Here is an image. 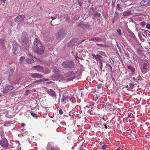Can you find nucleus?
I'll list each match as a JSON object with an SVG mask.
<instances>
[{"label":"nucleus","instance_id":"a878e982","mask_svg":"<svg viewBox=\"0 0 150 150\" xmlns=\"http://www.w3.org/2000/svg\"><path fill=\"white\" fill-rule=\"evenodd\" d=\"M98 96L97 95H95L93 97V100L96 101L97 99L98 98Z\"/></svg>","mask_w":150,"mask_h":150},{"label":"nucleus","instance_id":"423d86ee","mask_svg":"<svg viewBox=\"0 0 150 150\" xmlns=\"http://www.w3.org/2000/svg\"><path fill=\"white\" fill-rule=\"evenodd\" d=\"M13 86L11 85H7L4 88L3 93L5 94L7 93L8 91L13 90Z\"/></svg>","mask_w":150,"mask_h":150},{"label":"nucleus","instance_id":"864d4df0","mask_svg":"<svg viewBox=\"0 0 150 150\" xmlns=\"http://www.w3.org/2000/svg\"><path fill=\"white\" fill-rule=\"evenodd\" d=\"M70 18L69 17H67V18H66V20H67L68 21H69V20Z\"/></svg>","mask_w":150,"mask_h":150},{"label":"nucleus","instance_id":"c85d7f7f","mask_svg":"<svg viewBox=\"0 0 150 150\" xmlns=\"http://www.w3.org/2000/svg\"><path fill=\"white\" fill-rule=\"evenodd\" d=\"M117 32L120 35H122V33L121 30L120 29H119L117 30Z\"/></svg>","mask_w":150,"mask_h":150},{"label":"nucleus","instance_id":"8fccbe9b","mask_svg":"<svg viewBox=\"0 0 150 150\" xmlns=\"http://www.w3.org/2000/svg\"><path fill=\"white\" fill-rule=\"evenodd\" d=\"M21 126L22 127H24L25 126V124L24 123H22L21 124Z\"/></svg>","mask_w":150,"mask_h":150},{"label":"nucleus","instance_id":"0eeeda50","mask_svg":"<svg viewBox=\"0 0 150 150\" xmlns=\"http://www.w3.org/2000/svg\"><path fill=\"white\" fill-rule=\"evenodd\" d=\"M46 150H60L57 147L54 146L50 143H48L47 145Z\"/></svg>","mask_w":150,"mask_h":150},{"label":"nucleus","instance_id":"b1692460","mask_svg":"<svg viewBox=\"0 0 150 150\" xmlns=\"http://www.w3.org/2000/svg\"><path fill=\"white\" fill-rule=\"evenodd\" d=\"M5 41L4 39L0 38V44L3 45H4V44Z\"/></svg>","mask_w":150,"mask_h":150},{"label":"nucleus","instance_id":"f8f14e48","mask_svg":"<svg viewBox=\"0 0 150 150\" xmlns=\"http://www.w3.org/2000/svg\"><path fill=\"white\" fill-rule=\"evenodd\" d=\"M31 77L33 78H41L43 77V76L40 74L34 73L31 74Z\"/></svg>","mask_w":150,"mask_h":150},{"label":"nucleus","instance_id":"a211bd4d","mask_svg":"<svg viewBox=\"0 0 150 150\" xmlns=\"http://www.w3.org/2000/svg\"><path fill=\"white\" fill-rule=\"evenodd\" d=\"M102 40V39L98 37H94L92 38H91L89 40V41H101Z\"/></svg>","mask_w":150,"mask_h":150},{"label":"nucleus","instance_id":"7ed1b4c3","mask_svg":"<svg viewBox=\"0 0 150 150\" xmlns=\"http://www.w3.org/2000/svg\"><path fill=\"white\" fill-rule=\"evenodd\" d=\"M141 70L144 74L146 73L150 69V64L147 63H144L142 65L140 66Z\"/></svg>","mask_w":150,"mask_h":150},{"label":"nucleus","instance_id":"49530a36","mask_svg":"<svg viewBox=\"0 0 150 150\" xmlns=\"http://www.w3.org/2000/svg\"><path fill=\"white\" fill-rule=\"evenodd\" d=\"M132 115V114L131 113H130V114H129L128 116H127V118H129V117H130V116H131V115Z\"/></svg>","mask_w":150,"mask_h":150},{"label":"nucleus","instance_id":"9b49d317","mask_svg":"<svg viewBox=\"0 0 150 150\" xmlns=\"http://www.w3.org/2000/svg\"><path fill=\"white\" fill-rule=\"evenodd\" d=\"M46 91L47 93L50 94L52 97H55L56 96V93L52 89H47Z\"/></svg>","mask_w":150,"mask_h":150},{"label":"nucleus","instance_id":"412c9836","mask_svg":"<svg viewBox=\"0 0 150 150\" xmlns=\"http://www.w3.org/2000/svg\"><path fill=\"white\" fill-rule=\"evenodd\" d=\"M61 101L65 102V103H66V102H67V97H65L63 96L61 99Z\"/></svg>","mask_w":150,"mask_h":150},{"label":"nucleus","instance_id":"680f3d73","mask_svg":"<svg viewBox=\"0 0 150 150\" xmlns=\"http://www.w3.org/2000/svg\"><path fill=\"white\" fill-rule=\"evenodd\" d=\"M104 103V101H102V104L103 103Z\"/></svg>","mask_w":150,"mask_h":150},{"label":"nucleus","instance_id":"473e14b6","mask_svg":"<svg viewBox=\"0 0 150 150\" xmlns=\"http://www.w3.org/2000/svg\"><path fill=\"white\" fill-rule=\"evenodd\" d=\"M137 79L138 81H141L143 80L142 78L140 76H139L137 77Z\"/></svg>","mask_w":150,"mask_h":150},{"label":"nucleus","instance_id":"bf43d9fd","mask_svg":"<svg viewBox=\"0 0 150 150\" xmlns=\"http://www.w3.org/2000/svg\"><path fill=\"white\" fill-rule=\"evenodd\" d=\"M120 148H118L117 149V150H120Z\"/></svg>","mask_w":150,"mask_h":150},{"label":"nucleus","instance_id":"f3484780","mask_svg":"<svg viewBox=\"0 0 150 150\" xmlns=\"http://www.w3.org/2000/svg\"><path fill=\"white\" fill-rule=\"evenodd\" d=\"M132 72V74H134L135 73V69L131 65H128L127 67Z\"/></svg>","mask_w":150,"mask_h":150},{"label":"nucleus","instance_id":"e433bc0d","mask_svg":"<svg viewBox=\"0 0 150 150\" xmlns=\"http://www.w3.org/2000/svg\"><path fill=\"white\" fill-rule=\"evenodd\" d=\"M146 28L149 30H150V24L148 23L146 25Z\"/></svg>","mask_w":150,"mask_h":150},{"label":"nucleus","instance_id":"bb28decb","mask_svg":"<svg viewBox=\"0 0 150 150\" xmlns=\"http://www.w3.org/2000/svg\"><path fill=\"white\" fill-rule=\"evenodd\" d=\"M140 24L142 26H144L146 25L145 22L144 21H142L140 23Z\"/></svg>","mask_w":150,"mask_h":150},{"label":"nucleus","instance_id":"79ce46f5","mask_svg":"<svg viewBox=\"0 0 150 150\" xmlns=\"http://www.w3.org/2000/svg\"><path fill=\"white\" fill-rule=\"evenodd\" d=\"M92 56L93 57L95 58V59H97V57L96 56V55H95V54H92Z\"/></svg>","mask_w":150,"mask_h":150},{"label":"nucleus","instance_id":"9d476101","mask_svg":"<svg viewBox=\"0 0 150 150\" xmlns=\"http://www.w3.org/2000/svg\"><path fill=\"white\" fill-rule=\"evenodd\" d=\"M25 17L24 15H18L14 19V21L18 22H21L23 21V18Z\"/></svg>","mask_w":150,"mask_h":150},{"label":"nucleus","instance_id":"f03ea898","mask_svg":"<svg viewBox=\"0 0 150 150\" xmlns=\"http://www.w3.org/2000/svg\"><path fill=\"white\" fill-rule=\"evenodd\" d=\"M26 33L25 32H23L22 35L18 36L19 40L21 42L22 45L26 47L28 45V40L26 37Z\"/></svg>","mask_w":150,"mask_h":150},{"label":"nucleus","instance_id":"c756f323","mask_svg":"<svg viewBox=\"0 0 150 150\" xmlns=\"http://www.w3.org/2000/svg\"><path fill=\"white\" fill-rule=\"evenodd\" d=\"M100 14L99 13H98V12H96L95 14H94L93 15V16L95 17L96 16H97L98 17H100Z\"/></svg>","mask_w":150,"mask_h":150},{"label":"nucleus","instance_id":"a18cd8bd","mask_svg":"<svg viewBox=\"0 0 150 150\" xmlns=\"http://www.w3.org/2000/svg\"><path fill=\"white\" fill-rule=\"evenodd\" d=\"M34 83H37V82H40L39 80L35 81L33 82Z\"/></svg>","mask_w":150,"mask_h":150},{"label":"nucleus","instance_id":"6ab92c4d","mask_svg":"<svg viewBox=\"0 0 150 150\" xmlns=\"http://www.w3.org/2000/svg\"><path fill=\"white\" fill-rule=\"evenodd\" d=\"M13 71H14L13 69H11L10 70H9L8 71L6 72V74H8V76H12L13 74Z\"/></svg>","mask_w":150,"mask_h":150},{"label":"nucleus","instance_id":"603ef678","mask_svg":"<svg viewBox=\"0 0 150 150\" xmlns=\"http://www.w3.org/2000/svg\"><path fill=\"white\" fill-rule=\"evenodd\" d=\"M100 64H101V69H102V67H103V64H102V62H100Z\"/></svg>","mask_w":150,"mask_h":150},{"label":"nucleus","instance_id":"4be33fe9","mask_svg":"<svg viewBox=\"0 0 150 150\" xmlns=\"http://www.w3.org/2000/svg\"><path fill=\"white\" fill-rule=\"evenodd\" d=\"M97 58H98L100 62H102V61L103 60V57L101 56V55H99V54H97L96 55Z\"/></svg>","mask_w":150,"mask_h":150},{"label":"nucleus","instance_id":"052dcab7","mask_svg":"<svg viewBox=\"0 0 150 150\" xmlns=\"http://www.w3.org/2000/svg\"><path fill=\"white\" fill-rule=\"evenodd\" d=\"M80 150H83V148L80 149Z\"/></svg>","mask_w":150,"mask_h":150},{"label":"nucleus","instance_id":"cd10ccee","mask_svg":"<svg viewBox=\"0 0 150 150\" xmlns=\"http://www.w3.org/2000/svg\"><path fill=\"white\" fill-rule=\"evenodd\" d=\"M31 115L33 117H38L37 114L31 112Z\"/></svg>","mask_w":150,"mask_h":150},{"label":"nucleus","instance_id":"37998d69","mask_svg":"<svg viewBox=\"0 0 150 150\" xmlns=\"http://www.w3.org/2000/svg\"><path fill=\"white\" fill-rule=\"evenodd\" d=\"M82 3L81 2H79L78 3V4L80 6H81L82 5Z\"/></svg>","mask_w":150,"mask_h":150},{"label":"nucleus","instance_id":"5fc2aeb1","mask_svg":"<svg viewBox=\"0 0 150 150\" xmlns=\"http://www.w3.org/2000/svg\"><path fill=\"white\" fill-rule=\"evenodd\" d=\"M39 80L40 82L43 81V79H40Z\"/></svg>","mask_w":150,"mask_h":150},{"label":"nucleus","instance_id":"09e8293b","mask_svg":"<svg viewBox=\"0 0 150 150\" xmlns=\"http://www.w3.org/2000/svg\"><path fill=\"white\" fill-rule=\"evenodd\" d=\"M102 125H103L100 124L98 125V127L100 128H102Z\"/></svg>","mask_w":150,"mask_h":150},{"label":"nucleus","instance_id":"0e129e2a","mask_svg":"<svg viewBox=\"0 0 150 150\" xmlns=\"http://www.w3.org/2000/svg\"><path fill=\"white\" fill-rule=\"evenodd\" d=\"M142 37V36H141V35H140L139 37Z\"/></svg>","mask_w":150,"mask_h":150},{"label":"nucleus","instance_id":"2eb2a0df","mask_svg":"<svg viewBox=\"0 0 150 150\" xmlns=\"http://www.w3.org/2000/svg\"><path fill=\"white\" fill-rule=\"evenodd\" d=\"M74 74V73L73 71H72L66 72V73L64 74L65 76L67 77L71 76L73 75Z\"/></svg>","mask_w":150,"mask_h":150},{"label":"nucleus","instance_id":"338daca9","mask_svg":"<svg viewBox=\"0 0 150 150\" xmlns=\"http://www.w3.org/2000/svg\"><path fill=\"white\" fill-rule=\"evenodd\" d=\"M1 94H0V98L1 97Z\"/></svg>","mask_w":150,"mask_h":150},{"label":"nucleus","instance_id":"7c9ffc66","mask_svg":"<svg viewBox=\"0 0 150 150\" xmlns=\"http://www.w3.org/2000/svg\"><path fill=\"white\" fill-rule=\"evenodd\" d=\"M96 44L98 45L99 47H105V45L103 44Z\"/></svg>","mask_w":150,"mask_h":150},{"label":"nucleus","instance_id":"6e6552de","mask_svg":"<svg viewBox=\"0 0 150 150\" xmlns=\"http://www.w3.org/2000/svg\"><path fill=\"white\" fill-rule=\"evenodd\" d=\"M65 31L63 30H59L57 34H56V36L58 38H62L64 36Z\"/></svg>","mask_w":150,"mask_h":150},{"label":"nucleus","instance_id":"69168bd1","mask_svg":"<svg viewBox=\"0 0 150 150\" xmlns=\"http://www.w3.org/2000/svg\"><path fill=\"white\" fill-rule=\"evenodd\" d=\"M48 80H45V81H48Z\"/></svg>","mask_w":150,"mask_h":150},{"label":"nucleus","instance_id":"3c124183","mask_svg":"<svg viewBox=\"0 0 150 150\" xmlns=\"http://www.w3.org/2000/svg\"><path fill=\"white\" fill-rule=\"evenodd\" d=\"M6 0H0V1H1L3 3H5V2Z\"/></svg>","mask_w":150,"mask_h":150},{"label":"nucleus","instance_id":"aec40b11","mask_svg":"<svg viewBox=\"0 0 150 150\" xmlns=\"http://www.w3.org/2000/svg\"><path fill=\"white\" fill-rule=\"evenodd\" d=\"M27 63L28 64H31L34 63V61L33 59H27L26 60Z\"/></svg>","mask_w":150,"mask_h":150},{"label":"nucleus","instance_id":"ddd939ff","mask_svg":"<svg viewBox=\"0 0 150 150\" xmlns=\"http://www.w3.org/2000/svg\"><path fill=\"white\" fill-rule=\"evenodd\" d=\"M12 45L13 47V53L15 54H17L18 52V51L17 49V47L16 44L14 43Z\"/></svg>","mask_w":150,"mask_h":150},{"label":"nucleus","instance_id":"6e6d98bb","mask_svg":"<svg viewBox=\"0 0 150 150\" xmlns=\"http://www.w3.org/2000/svg\"><path fill=\"white\" fill-rule=\"evenodd\" d=\"M51 18H52V20H54V19H55V18H56V17H55V18H54V17H52V16L51 17Z\"/></svg>","mask_w":150,"mask_h":150},{"label":"nucleus","instance_id":"f257e3e1","mask_svg":"<svg viewBox=\"0 0 150 150\" xmlns=\"http://www.w3.org/2000/svg\"><path fill=\"white\" fill-rule=\"evenodd\" d=\"M44 47L42 44L40 40L36 38L34 40L33 50L35 52L38 54H43L44 51Z\"/></svg>","mask_w":150,"mask_h":150},{"label":"nucleus","instance_id":"39448f33","mask_svg":"<svg viewBox=\"0 0 150 150\" xmlns=\"http://www.w3.org/2000/svg\"><path fill=\"white\" fill-rule=\"evenodd\" d=\"M0 144L1 147L5 149H7L8 144V141L5 138H3L0 142Z\"/></svg>","mask_w":150,"mask_h":150},{"label":"nucleus","instance_id":"e2e57ef3","mask_svg":"<svg viewBox=\"0 0 150 150\" xmlns=\"http://www.w3.org/2000/svg\"><path fill=\"white\" fill-rule=\"evenodd\" d=\"M4 126H6V124H4Z\"/></svg>","mask_w":150,"mask_h":150},{"label":"nucleus","instance_id":"f704fd0d","mask_svg":"<svg viewBox=\"0 0 150 150\" xmlns=\"http://www.w3.org/2000/svg\"><path fill=\"white\" fill-rule=\"evenodd\" d=\"M25 59V57H24L22 56L20 59V61L21 62H23Z\"/></svg>","mask_w":150,"mask_h":150},{"label":"nucleus","instance_id":"4c0bfd02","mask_svg":"<svg viewBox=\"0 0 150 150\" xmlns=\"http://www.w3.org/2000/svg\"><path fill=\"white\" fill-rule=\"evenodd\" d=\"M117 8L119 10H120L121 9V8L120 7V5L119 4H118L117 5Z\"/></svg>","mask_w":150,"mask_h":150},{"label":"nucleus","instance_id":"2f4dec72","mask_svg":"<svg viewBox=\"0 0 150 150\" xmlns=\"http://www.w3.org/2000/svg\"><path fill=\"white\" fill-rule=\"evenodd\" d=\"M137 51L138 54H142V51L141 50L139 49H138Z\"/></svg>","mask_w":150,"mask_h":150},{"label":"nucleus","instance_id":"4d7b16f0","mask_svg":"<svg viewBox=\"0 0 150 150\" xmlns=\"http://www.w3.org/2000/svg\"><path fill=\"white\" fill-rule=\"evenodd\" d=\"M132 79L134 81H135V80H136V79L135 78V77H133L132 78Z\"/></svg>","mask_w":150,"mask_h":150},{"label":"nucleus","instance_id":"20e7f679","mask_svg":"<svg viewBox=\"0 0 150 150\" xmlns=\"http://www.w3.org/2000/svg\"><path fill=\"white\" fill-rule=\"evenodd\" d=\"M62 66L65 68H73L74 67V62L71 61H66L63 62Z\"/></svg>","mask_w":150,"mask_h":150},{"label":"nucleus","instance_id":"5701e85b","mask_svg":"<svg viewBox=\"0 0 150 150\" xmlns=\"http://www.w3.org/2000/svg\"><path fill=\"white\" fill-rule=\"evenodd\" d=\"M71 97L70 96H67V102L69 101V100L71 101V98H72V97H73L74 94H71Z\"/></svg>","mask_w":150,"mask_h":150},{"label":"nucleus","instance_id":"c9c22d12","mask_svg":"<svg viewBox=\"0 0 150 150\" xmlns=\"http://www.w3.org/2000/svg\"><path fill=\"white\" fill-rule=\"evenodd\" d=\"M31 92V90H27V91H25V93H26V94H25L28 95V93H30Z\"/></svg>","mask_w":150,"mask_h":150},{"label":"nucleus","instance_id":"dca6fc26","mask_svg":"<svg viewBox=\"0 0 150 150\" xmlns=\"http://www.w3.org/2000/svg\"><path fill=\"white\" fill-rule=\"evenodd\" d=\"M150 0H143L141 1V4L142 6L146 5L150 3Z\"/></svg>","mask_w":150,"mask_h":150},{"label":"nucleus","instance_id":"de8ad7c7","mask_svg":"<svg viewBox=\"0 0 150 150\" xmlns=\"http://www.w3.org/2000/svg\"><path fill=\"white\" fill-rule=\"evenodd\" d=\"M108 66L110 68V70L111 71L112 70V67H111V65L110 64H108Z\"/></svg>","mask_w":150,"mask_h":150},{"label":"nucleus","instance_id":"4468645a","mask_svg":"<svg viewBox=\"0 0 150 150\" xmlns=\"http://www.w3.org/2000/svg\"><path fill=\"white\" fill-rule=\"evenodd\" d=\"M78 39L77 38H74L72 39L68 43L69 45H74V43L77 42Z\"/></svg>","mask_w":150,"mask_h":150},{"label":"nucleus","instance_id":"393cba45","mask_svg":"<svg viewBox=\"0 0 150 150\" xmlns=\"http://www.w3.org/2000/svg\"><path fill=\"white\" fill-rule=\"evenodd\" d=\"M131 14V13L130 12H125L123 14V16H129V15H130Z\"/></svg>","mask_w":150,"mask_h":150},{"label":"nucleus","instance_id":"1a4fd4ad","mask_svg":"<svg viewBox=\"0 0 150 150\" xmlns=\"http://www.w3.org/2000/svg\"><path fill=\"white\" fill-rule=\"evenodd\" d=\"M34 70H37V71L40 72H44V70L43 67L41 66L40 65H36L34 66L33 67Z\"/></svg>","mask_w":150,"mask_h":150},{"label":"nucleus","instance_id":"13d9d810","mask_svg":"<svg viewBox=\"0 0 150 150\" xmlns=\"http://www.w3.org/2000/svg\"><path fill=\"white\" fill-rule=\"evenodd\" d=\"M52 83V82H51V81L47 82V83Z\"/></svg>","mask_w":150,"mask_h":150},{"label":"nucleus","instance_id":"72a5a7b5","mask_svg":"<svg viewBox=\"0 0 150 150\" xmlns=\"http://www.w3.org/2000/svg\"><path fill=\"white\" fill-rule=\"evenodd\" d=\"M107 148V145L106 144H104L102 146L101 149L103 150H104Z\"/></svg>","mask_w":150,"mask_h":150},{"label":"nucleus","instance_id":"c03bdc74","mask_svg":"<svg viewBox=\"0 0 150 150\" xmlns=\"http://www.w3.org/2000/svg\"><path fill=\"white\" fill-rule=\"evenodd\" d=\"M36 91V90L35 88H33L32 89V90H31V92H35Z\"/></svg>","mask_w":150,"mask_h":150},{"label":"nucleus","instance_id":"ea45409f","mask_svg":"<svg viewBox=\"0 0 150 150\" xmlns=\"http://www.w3.org/2000/svg\"><path fill=\"white\" fill-rule=\"evenodd\" d=\"M59 112L60 115H62L63 113V112L62 111V109H61L59 110Z\"/></svg>","mask_w":150,"mask_h":150},{"label":"nucleus","instance_id":"58836bf2","mask_svg":"<svg viewBox=\"0 0 150 150\" xmlns=\"http://www.w3.org/2000/svg\"><path fill=\"white\" fill-rule=\"evenodd\" d=\"M129 86L130 87H131L132 89L134 88V84H132V83H130L129 85Z\"/></svg>","mask_w":150,"mask_h":150},{"label":"nucleus","instance_id":"a19ab883","mask_svg":"<svg viewBox=\"0 0 150 150\" xmlns=\"http://www.w3.org/2000/svg\"><path fill=\"white\" fill-rule=\"evenodd\" d=\"M102 128H103L104 127L106 129L108 128V127H107V126H106V125L104 124H103V125H102Z\"/></svg>","mask_w":150,"mask_h":150}]
</instances>
